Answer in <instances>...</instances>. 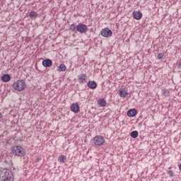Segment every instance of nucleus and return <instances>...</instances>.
I'll list each match as a JSON object with an SVG mask.
<instances>
[{
  "label": "nucleus",
  "mask_w": 181,
  "mask_h": 181,
  "mask_svg": "<svg viewBox=\"0 0 181 181\" xmlns=\"http://www.w3.org/2000/svg\"><path fill=\"white\" fill-rule=\"evenodd\" d=\"M14 176L12 170L0 168V181H13Z\"/></svg>",
  "instance_id": "1"
},
{
  "label": "nucleus",
  "mask_w": 181,
  "mask_h": 181,
  "mask_svg": "<svg viewBox=\"0 0 181 181\" xmlns=\"http://www.w3.org/2000/svg\"><path fill=\"white\" fill-rule=\"evenodd\" d=\"M11 152L13 155L15 156H20L21 158H23L25 155H26V152L25 151V148H23L21 146H15L11 148Z\"/></svg>",
  "instance_id": "2"
},
{
  "label": "nucleus",
  "mask_w": 181,
  "mask_h": 181,
  "mask_svg": "<svg viewBox=\"0 0 181 181\" xmlns=\"http://www.w3.org/2000/svg\"><path fill=\"white\" fill-rule=\"evenodd\" d=\"M12 87L16 91H23L26 87V82L24 80H18L13 83Z\"/></svg>",
  "instance_id": "3"
},
{
  "label": "nucleus",
  "mask_w": 181,
  "mask_h": 181,
  "mask_svg": "<svg viewBox=\"0 0 181 181\" xmlns=\"http://www.w3.org/2000/svg\"><path fill=\"white\" fill-rule=\"evenodd\" d=\"M105 142V139H104V136L101 135L95 136L93 138V143L96 146H101V145H104Z\"/></svg>",
  "instance_id": "4"
},
{
  "label": "nucleus",
  "mask_w": 181,
  "mask_h": 181,
  "mask_svg": "<svg viewBox=\"0 0 181 181\" xmlns=\"http://www.w3.org/2000/svg\"><path fill=\"white\" fill-rule=\"evenodd\" d=\"M101 35L103 37H111L112 36V31L110 28H106L101 30Z\"/></svg>",
  "instance_id": "5"
},
{
  "label": "nucleus",
  "mask_w": 181,
  "mask_h": 181,
  "mask_svg": "<svg viewBox=\"0 0 181 181\" xmlns=\"http://www.w3.org/2000/svg\"><path fill=\"white\" fill-rule=\"evenodd\" d=\"M88 29V28L86 24L80 23L76 26V30H78L79 33H86Z\"/></svg>",
  "instance_id": "6"
},
{
  "label": "nucleus",
  "mask_w": 181,
  "mask_h": 181,
  "mask_svg": "<svg viewBox=\"0 0 181 181\" xmlns=\"http://www.w3.org/2000/svg\"><path fill=\"white\" fill-rule=\"evenodd\" d=\"M71 111L75 113L78 112V111H80V105H78V103H72L71 105Z\"/></svg>",
  "instance_id": "7"
},
{
  "label": "nucleus",
  "mask_w": 181,
  "mask_h": 181,
  "mask_svg": "<svg viewBox=\"0 0 181 181\" xmlns=\"http://www.w3.org/2000/svg\"><path fill=\"white\" fill-rule=\"evenodd\" d=\"M53 64V62H52V59H47L42 61V66L44 67H51V66Z\"/></svg>",
  "instance_id": "8"
},
{
  "label": "nucleus",
  "mask_w": 181,
  "mask_h": 181,
  "mask_svg": "<svg viewBox=\"0 0 181 181\" xmlns=\"http://www.w3.org/2000/svg\"><path fill=\"white\" fill-rule=\"evenodd\" d=\"M132 15L134 19H136V21L142 19V13H141L140 11H134Z\"/></svg>",
  "instance_id": "9"
},
{
  "label": "nucleus",
  "mask_w": 181,
  "mask_h": 181,
  "mask_svg": "<svg viewBox=\"0 0 181 181\" xmlns=\"http://www.w3.org/2000/svg\"><path fill=\"white\" fill-rule=\"evenodd\" d=\"M87 86L89 88H91V90H95V88H97V83L94 81L88 82Z\"/></svg>",
  "instance_id": "10"
},
{
  "label": "nucleus",
  "mask_w": 181,
  "mask_h": 181,
  "mask_svg": "<svg viewBox=\"0 0 181 181\" xmlns=\"http://www.w3.org/2000/svg\"><path fill=\"white\" fill-rule=\"evenodd\" d=\"M119 97H122V98H125V97L128 95V92H127V90H125V88H121L119 90Z\"/></svg>",
  "instance_id": "11"
},
{
  "label": "nucleus",
  "mask_w": 181,
  "mask_h": 181,
  "mask_svg": "<svg viewBox=\"0 0 181 181\" xmlns=\"http://www.w3.org/2000/svg\"><path fill=\"white\" fill-rule=\"evenodd\" d=\"M138 114V111L136 109H130L127 112V115L129 117H135Z\"/></svg>",
  "instance_id": "12"
},
{
  "label": "nucleus",
  "mask_w": 181,
  "mask_h": 181,
  "mask_svg": "<svg viewBox=\"0 0 181 181\" xmlns=\"http://www.w3.org/2000/svg\"><path fill=\"white\" fill-rule=\"evenodd\" d=\"M86 79H87V74H81L78 76L79 83H84V81H86Z\"/></svg>",
  "instance_id": "13"
},
{
  "label": "nucleus",
  "mask_w": 181,
  "mask_h": 181,
  "mask_svg": "<svg viewBox=\"0 0 181 181\" xmlns=\"http://www.w3.org/2000/svg\"><path fill=\"white\" fill-rule=\"evenodd\" d=\"M1 80L4 83H8V81H11V75L6 74L1 76Z\"/></svg>",
  "instance_id": "14"
},
{
  "label": "nucleus",
  "mask_w": 181,
  "mask_h": 181,
  "mask_svg": "<svg viewBox=\"0 0 181 181\" xmlns=\"http://www.w3.org/2000/svg\"><path fill=\"white\" fill-rule=\"evenodd\" d=\"M98 104L100 107H106L107 106V100H105V99H104V98L99 99L98 101Z\"/></svg>",
  "instance_id": "15"
},
{
  "label": "nucleus",
  "mask_w": 181,
  "mask_h": 181,
  "mask_svg": "<svg viewBox=\"0 0 181 181\" xmlns=\"http://www.w3.org/2000/svg\"><path fill=\"white\" fill-rule=\"evenodd\" d=\"M138 135H139V133L138 132V131H133L130 134V136L134 139H136V138H138Z\"/></svg>",
  "instance_id": "16"
},
{
  "label": "nucleus",
  "mask_w": 181,
  "mask_h": 181,
  "mask_svg": "<svg viewBox=\"0 0 181 181\" xmlns=\"http://www.w3.org/2000/svg\"><path fill=\"white\" fill-rule=\"evenodd\" d=\"M67 69V67H66V65L64 64H62L58 66V71H66Z\"/></svg>",
  "instance_id": "17"
},
{
  "label": "nucleus",
  "mask_w": 181,
  "mask_h": 181,
  "mask_svg": "<svg viewBox=\"0 0 181 181\" xmlns=\"http://www.w3.org/2000/svg\"><path fill=\"white\" fill-rule=\"evenodd\" d=\"M162 94L164 95V97H169L170 92L168 89H163Z\"/></svg>",
  "instance_id": "18"
},
{
  "label": "nucleus",
  "mask_w": 181,
  "mask_h": 181,
  "mask_svg": "<svg viewBox=\"0 0 181 181\" xmlns=\"http://www.w3.org/2000/svg\"><path fill=\"white\" fill-rule=\"evenodd\" d=\"M58 160L61 162L62 163H66V160H67V158L64 156H61L59 157Z\"/></svg>",
  "instance_id": "19"
},
{
  "label": "nucleus",
  "mask_w": 181,
  "mask_h": 181,
  "mask_svg": "<svg viewBox=\"0 0 181 181\" xmlns=\"http://www.w3.org/2000/svg\"><path fill=\"white\" fill-rule=\"evenodd\" d=\"M69 30H71V32H76V30H77V26L76 24H71L69 27Z\"/></svg>",
  "instance_id": "20"
},
{
  "label": "nucleus",
  "mask_w": 181,
  "mask_h": 181,
  "mask_svg": "<svg viewBox=\"0 0 181 181\" xmlns=\"http://www.w3.org/2000/svg\"><path fill=\"white\" fill-rule=\"evenodd\" d=\"M37 15H38L37 12H36V11H32L29 13L30 18H36L37 16Z\"/></svg>",
  "instance_id": "21"
},
{
  "label": "nucleus",
  "mask_w": 181,
  "mask_h": 181,
  "mask_svg": "<svg viewBox=\"0 0 181 181\" xmlns=\"http://www.w3.org/2000/svg\"><path fill=\"white\" fill-rule=\"evenodd\" d=\"M163 56H165L162 53H159L157 56L158 60H162V59H163Z\"/></svg>",
  "instance_id": "22"
},
{
  "label": "nucleus",
  "mask_w": 181,
  "mask_h": 181,
  "mask_svg": "<svg viewBox=\"0 0 181 181\" xmlns=\"http://www.w3.org/2000/svg\"><path fill=\"white\" fill-rule=\"evenodd\" d=\"M168 173L170 177H173L175 176V173L172 170L168 171Z\"/></svg>",
  "instance_id": "23"
},
{
  "label": "nucleus",
  "mask_w": 181,
  "mask_h": 181,
  "mask_svg": "<svg viewBox=\"0 0 181 181\" xmlns=\"http://www.w3.org/2000/svg\"><path fill=\"white\" fill-rule=\"evenodd\" d=\"M4 118V115H2V112H0V119H2Z\"/></svg>",
  "instance_id": "24"
},
{
  "label": "nucleus",
  "mask_w": 181,
  "mask_h": 181,
  "mask_svg": "<svg viewBox=\"0 0 181 181\" xmlns=\"http://www.w3.org/2000/svg\"><path fill=\"white\" fill-rule=\"evenodd\" d=\"M178 69H181V60L180 61L178 64Z\"/></svg>",
  "instance_id": "25"
},
{
  "label": "nucleus",
  "mask_w": 181,
  "mask_h": 181,
  "mask_svg": "<svg viewBox=\"0 0 181 181\" xmlns=\"http://www.w3.org/2000/svg\"><path fill=\"white\" fill-rule=\"evenodd\" d=\"M12 163V160H9V165L11 166V164Z\"/></svg>",
  "instance_id": "26"
},
{
  "label": "nucleus",
  "mask_w": 181,
  "mask_h": 181,
  "mask_svg": "<svg viewBox=\"0 0 181 181\" xmlns=\"http://www.w3.org/2000/svg\"><path fill=\"white\" fill-rule=\"evenodd\" d=\"M0 2H4V0H0Z\"/></svg>",
  "instance_id": "27"
}]
</instances>
